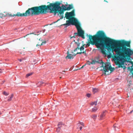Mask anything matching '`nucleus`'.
Segmentation results:
<instances>
[{
	"label": "nucleus",
	"mask_w": 133,
	"mask_h": 133,
	"mask_svg": "<svg viewBox=\"0 0 133 133\" xmlns=\"http://www.w3.org/2000/svg\"><path fill=\"white\" fill-rule=\"evenodd\" d=\"M89 39L90 44L100 48L103 54L108 55L109 58L114 56L118 68H123L122 65L125 61V57L119 45L115 44L114 41L116 40L107 37L102 31H99L93 36L89 35Z\"/></svg>",
	"instance_id": "obj_1"
},
{
	"label": "nucleus",
	"mask_w": 133,
	"mask_h": 133,
	"mask_svg": "<svg viewBox=\"0 0 133 133\" xmlns=\"http://www.w3.org/2000/svg\"><path fill=\"white\" fill-rule=\"evenodd\" d=\"M75 15V10H73L70 12H67L65 14V17L66 19H69L66 21V23L63 24L64 26L66 25L69 26L72 25H75L77 30V32L75 33L74 34L76 36H79L83 38L84 39V32L83 30L80 26V23L74 17Z\"/></svg>",
	"instance_id": "obj_2"
},
{
	"label": "nucleus",
	"mask_w": 133,
	"mask_h": 133,
	"mask_svg": "<svg viewBox=\"0 0 133 133\" xmlns=\"http://www.w3.org/2000/svg\"><path fill=\"white\" fill-rule=\"evenodd\" d=\"M61 3L58 2H56L53 3H50L49 5H41L38 6L39 14H45L48 12L47 10H50V12L51 13H54L55 15L56 14L57 12L61 14L63 13L64 10H58V9H61L60 6Z\"/></svg>",
	"instance_id": "obj_3"
},
{
	"label": "nucleus",
	"mask_w": 133,
	"mask_h": 133,
	"mask_svg": "<svg viewBox=\"0 0 133 133\" xmlns=\"http://www.w3.org/2000/svg\"><path fill=\"white\" fill-rule=\"evenodd\" d=\"M115 44H118L124 57H129L131 55L132 50L129 48L126 47H129L130 46V41H125L124 40L115 41Z\"/></svg>",
	"instance_id": "obj_4"
},
{
	"label": "nucleus",
	"mask_w": 133,
	"mask_h": 133,
	"mask_svg": "<svg viewBox=\"0 0 133 133\" xmlns=\"http://www.w3.org/2000/svg\"><path fill=\"white\" fill-rule=\"evenodd\" d=\"M39 14L38 11V6H35L29 8L28 10H26L25 13H21L20 12H17L15 14H14L13 15L11 14H7V16L9 17H14L15 16H20V17H26L30 15L33 16L34 15H37Z\"/></svg>",
	"instance_id": "obj_5"
},
{
	"label": "nucleus",
	"mask_w": 133,
	"mask_h": 133,
	"mask_svg": "<svg viewBox=\"0 0 133 133\" xmlns=\"http://www.w3.org/2000/svg\"><path fill=\"white\" fill-rule=\"evenodd\" d=\"M98 63H102V65L101 67H103V69L102 70L104 71L105 72L104 74L105 75H109L110 73L113 71L115 69L112 68L111 65H110V64L108 63H105L103 62L101 60V62H99L98 61H97Z\"/></svg>",
	"instance_id": "obj_6"
},
{
	"label": "nucleus",
	"mask_w": 133,
	"mask_h": 133,
	"mask_svg": "<svg viewBox=\"0 0 133 133\" xmlns=\"http://www.w3.org/2000/svg\"><path fill=\"white\" fill-rule=\"evenodd\" d=\"M61 9H59L58 10V11L61 10H64L63 11V13L61 14L59 13V12H57L58 13V15H59L60 17H61L60 19H62L63 18V14H64V11L66 10H69L70 9H72L73 8V6L72 4H69L68 5L67 4H65V5H64V4H63L62 5L61 7Z\"/></svg>",
	"instance_id": "obj_7"
},
{
	"label": "nucleus",
	"mask_w": 133,
	"mask_h": 133,
	"mask_svg": "<svg viewBox=\"0 0 133 133\" xmlns=\"http://www.w3.org/2000/svg\"><path fill=\"white\" fill-rule=\"evenodd\" d=\"M67 54H68V55L66 57V59L68 58V59H71V58H73V56H75L77 54H74L73 53V52H72V54H69V52L68 51L67 52Z\"/></svg>",
	"instance_id": "obj_8"
},
{
	"label": "nucleus",
	"mask_w": 133,
	"mask_h": 133,
	"mask_svg": "<svg viewBox=\"0 0 133 133\" xmlns=\"http://www.w3.org/2000/svg\"><path fill=\"white\" fill-rule=\"evenodd\" d=\"M128 69L130 71V72H131L132 76H133V64L131 66L130 68V67H128Z\"/></svg>",
	"instance_id": "obj_9"
},
{
	"label": "nucleus",
	"mask_w": 133,
	"mask_h": 133,
	"mask_svg": "<svg viewBox=\"0 0 133 133\" xmlns=\"http://www.w3.org/2000/svg\"><path fill=\"white\" fill-rule=\"evenodd\" d=\"M61 123H58L57 126L58 127L56 129V131L57 132H59L60 131L61 128H60V125H61Z\"/></svg>",
	"instance_id": "obj_10"
},
{
	"label": "nucleus",
	"mask_w": 133,
	"mask_h": 133,
	"mask_svg": "<svg viewBox=\"0 0 133 133\" xmlns=\"http://www.w3.org/2000/svg\"><path fill=\"white\" fill-rule=\"evenodd\" d=\"M42 41H43V40H41V42H42V43L41 44H39V43H38V44H37L36 46H41V45H43V44H45L46 43V41H45L44 42H42Z\"/></svg>",
	"instance_id": "obj_11"
},
{
	"label": "nucleus",
	"mask_w": 133,
	"mask_h": 133,
	"mask_svg": "<svg viewBox=\"0 0 133 133\" xmlns=\"http://www.w3.org/2000/svg\"><path fill=\"white\" fill-rule=\"evenodd\" d=\"M86 45V44H84L80 48L79 50H80L81 52H82V51L84 50V46Z\"/></svg>",
	"instance_id": "obj_12"
},
{
	"label": "nucleus",
	"mask_w": 133,
	"mask_h": 133,
	"mask_svg": "<svg viewBox=\"0 0 133 133\" xmlns=\"http://www.w3.org/2000/svg\"><path fill=\"white\" fill-rule=\"evenodd\" d=\"M105 115V112H103L100 116V119H103V118L104 117Z\"/></svg>",
	"instance_id": "obj_13"
},
{
	"label": "nucleus",
	"mask_w": 133,
	"mask_h": 133,
	"mask_svg": "<svg viewBox=\"0 0 133 133\" xmlns=\"http://www.w3.org/2000/svg\"><path fill=\"white\" fill-rule=\"evenodd\" d=\"M98 109V108H97L96 107H95L92 109V111L93 112H95L96 111L97 109Z\"/></svg>",
	"instance_id": "obj_14"
},
{
	"label": "nucleus",
	"mask_w": 133,
	"mask_h": 133,
	"mask_svg": "<svg viewBox=\"0 0 133 133\" xmlns=\"http://www.w3.org/2000/svg\"><path fill=\"white\" fill-rule=\"evenodd\" d=\"M97 101H94V102H92L91 103V105H97Z\"/></svg>",
	"instance_id": "obj_15"
},
{
	"label": "nucleus",
	"mask_w": 133,
	"mask_h": 133,
	"mask_svg": "<svg viewBox=\"0 0 133 133\" xmlns=\"http://www.w3.org/2000/svg\"><path fill=\"white\" fill-rule=\"evenodd\" d=\"M85 54V55H86V50H85V51H83V52H77L76 53V54Z\"/></svg>",
	"instance_id": "obj_16"
},
{
	"label": "nucleus",
	"mask_w": 133,
	"mask_h": 133,
	"mask_svg": "<svg viewBox=\"0 0 133 133\" xmlns=\"http://www.w3.org/2000/svg\"><path fill=\"white\" fill-rule=\"evenodd\" d=\"M14 95L13 94H12L11 95V96H9V98L8 99V101H11L12 99V98H13V97Z\"/></svg>",
	"instance_id": "obj_17"
},
{
	"label": "nucleus",
	"mask_w": 133,
	"mask_h": 133,
	"mask_svg": "<svg viewBox=\"0 0 133 133\" xmlns=\"http://www.w3.org/2000/svg\"><path fill=\"white\" fill-rule=\"evenodd\" d=\"M97 115H94L91 116V117L94 119H96Z\"/></svg>",
	"instance_id": "obj_18"
},
{
	"label": "nucleus",
	"mask_w": 133,
	"mask_h": 133,
	"mask_svg": "<svg viewBox=\"0 0 133 133\" xmlns=\"http://www.w3.org/2000/svg\"><path fill=\"white\" fill-rule=\"evenodd\" d=\"M92 91L94 93L97 92L98 91V89L96 88L93 89Z\"/></svg>",
	"instance_id": "obj_19"
},
{
	"label": "nucleus",
	"mask_w": 133,
	"mask_h": 133,
	"mask_svg": "<svg viewBox=\"0 0 133 133\" xmlns=\"http://www.w3.org/2000/svg\"><path fill=\"white\" fill-rule=\"evenodd\" d=\"M43 83H44L43 82H39L37 84V85L38 86H39L40 85H42Z\"/></svg>",
	"instance_id": "obj_20"
},
{
	"label": "nucleus",
	"mask_w": 133,
	"mask_h": 133,
	"mask_svg": "<svg viewBox=\"0 0 133 133\" xmlns=\"http://www.w3.org/2000/svg\"><path fill=\"white\" fill-rule=\"evenodd\" d=\"M33 74V73L32 72H31L29 73H28L26 74V77L27 78L29 76L32 75Z\"/></svg>",
	"instance_id": "obj_21"
},
{
	"label": "nucleus",
	"mask_w": 133,
	"mask_h": 133,
	"mask_svg": "<svg viewBox=\"0 0 133 133\" xmlns=\"http://www.w3.org/2000/svg\"><path fill=\"white\" fill-rule=\"evenodd\" d=\"M75 44H77V47H78L79 48H80V43H79V42H76L75 43Z\"/></svg>",
	"instance_id": "obj_22"
},
{
	"label": "nucleus",
	"mask_w": 133,
	"mask_h": 133,
	"mask_svg": "<svg viewBox=\"0 0 133 133\" xmlns=\"http://www.w3.org/2000/svg\"><path fill=\"white\" fill-rule=\"evenodd\" d=\"M97 61L96 62L97 63ZM98 61L99 62V61ZM96 62V61H95L93 60H92V62H91V63L92 64H95V63ZM101 62V61H100V62ZM97 63H98L97 62Z\"/></svg>",
	"instance_id": "obj_23"
},
{
	"label": "nucleus",
	"mask_w": 133,
	"mask_h": 133,
	"mask_svg": "<svg viewBox=\"0 0 133 133\" xmlns=\"http://www.w3.org/2000/svg\"><path fill=\"white\" fill-rule=\"evenodd\" d=\"M79 50V48L78 47H77V48H76L74 50V52H75L76 51H77V50Z\"/></svg>",
	"instance_id": "obj_24"
},
{
	"label": "nucleus",
	"mask_w": 133,
	"mask_h": 133,
	"mask_svg": "<svg viewBox=\"0 0 133 133\" xmlns=\"http://www.w3.org/2000/svg\"><path fill=\"white\" fill-rule=\"evenodd\" d=\"M3 93L4 95L6 96H7L9 94L8 93H7L5 91H4Z\"/></svg>",
	"instance_id": "obj_25"
},
{
	"label": "nucleus",
	"mask_w": 133,
	"mask_h": 133,
	"mask_svg": "<svg viewBox=\"0 0 133 133\" xmlns=\"http://www.w3.org/2000/svg\"><path fill=\"white\" fill-rule=\"evenodd\" d=\"M58 123H61V125H60V128L62 127V125H64V124L62 122H59Z\"/></svg>",
	"instance_id": "obj_26"
},
{
	"label": "nucleus",
	"mask_w": 133,
	"mask_h": 133,
	"mask_svg": "<svg viewBox=\"0 0 133 133\" xmlns=\"http://www.w3.org/2000/svg\"><path fill=\"white\" fill-rule=\"evenodd\" d=\"M85 65H86V64H85V65H83L82 67H81L80 68H79V69H77V70H77L78 69H79H79H82V68H83L85 66Z\"/></svg>",
	"instance_id": "obj_27"
},
{
	"label": "nucleus",
	"mask_w": 133,
	"mask_h": 133,
	"mask_svg": "<svg viewBox=\"0 0 133 133\" xmlns=\"http://www.w3.org/2000/svg\"><path fill=\"white\" fill-rule=\"evenodd\" d=\"M90 95H91L90 94H87V97H90Z\"/></svg>",
	"instance_id": "obj_28"
},
{
	"label": "nucleus",
	"mask_w": 133,
	"mask_h": 133,
	"mask_svg": "<svg viewBox=\"0 0 133 133\" xmlns=\"http://www.w3.org/2000/svg\"><path fill=\"white\" fill-rule=\"evenodd\" d=\"M79 123L81 124V125H82L83 126H84V123L83 122H80Z\"/></svg>",
	"instance_id": "obj_29"
},
{
	"label": "nucleus",
	"mask_w": 133,
	"mask_h": 133,
	"mask_svg": "<svg viewBox=\"0 0 133 133\" xmlns=\"http://www.w3.org/2000/svg\"><path fill=\"white\" fill-rule=\"evenodd\" d=\"M33 34V33H30V34H28L26 35H25V36H24V38H25L26 36H28V35H30V34Z\"/></svg>",
	"instance_id": "obj_30"
},
{
	"label": "nucleus",
	"mask_w": 133,
	"mask_h": 133,
	"mask_svg": "<svg viewBox=\"0 0 133 133\" xmlns=\"http://www.w3.org/2000/svg\"><path fill=\"white\" fill-rule=\"evenodd\" d=\"M90 43H88V44H87V45H86V47H85V48H86L87 47V45L88 46H90Z\"/></svg>",
	"instance_id": "obj_31"
},
{
	"label": "nucleus",
	"mask_w": 133,
	"mask_h": 133,
	"mask_svg": "<svg viewBox=\"0 0 133 133\" xmlns=\"http://www.w3.org/2000/svg\"><path fill=\"white\" fill-rule=\"evenodd\" d=\"M88 64L89 65H90L91 64V62H90L89 61H88Z\"/></svg>",
	"instance_id": "obj_32"
},
{
	"label": "nucleus",
	"mask_w": 133,
	"mask_h": 133,
	"mask_svg": "<svg viewBox=\"0 0 133 133\" xmlns=\"http://www.w3.org/2000/svg\"><path fill=\"white\" fill-rule=\"evenodd\" d=\"M3 17V15L0 14V17Z\"/></svg>",
	"instance_id": "obj_33"
},
{
	"label": "nucleus",
	"mask_w": 133,
	"mask_h": 133,
	"mask_svg": "<svg viewBox=\"0 0 133 133\" xmlns=\"http://www.w3.org/2000/svg\"><path fill=\"white\" fill-rule=\"evenodd\" d=\"M73 37H74V38H75V36H74L71 37H70V38L71 39V38H72Z\"/></svg>",
	"instance_id": "obj_34"
},
{
	"label": "nucleus",
	"mask_w": 133,
	"mask_h": 133,
	"mask_svg": "<svg viewBox=\"0 0 133 133\" xmlns=\"http://www.w3.org/2000/svg\"><path fill=\"white\" fill-rule=\"evenodd\" d=\"M114 128H116V126L115 125H114Z\"/></svg>",
	"instance_id": "obj_35"
},
{
	"label": "nucleus",
	"mask_w": 133,
	"mask_h": 133,
	"mask_svg": "<svg viewBox=\"0 0 133 133\" xmlns=\"http://www.w3.org/2000/svg\"><path fill=\"white\" fill-rule=\"evenodd\" d=\"M80 130H81L82 129V127H80Z\"/></svg>",
	"instance_id": "obj_36"
},
{
	"label": "nucleus",
	"mask_w": 133,
	"mask_h": 133,
	"mask_svg": "<svg viewBox=\"0 0 133 133\" xmlns=\"http://www.w3.org/2000/svg\"><path fill=\"white\" fill-rule=\"evenodd\" d=\"M133 110H132V111H131L130 112V113H132V112H133Z\"/></svg>",
	"instance_id": "obj_37"
},
{
	"label": "nucleus",
	"mask_w": 133,
	"mask_h": 133,
	"mask_svg": "<svg viewBox=\"0 0 133 133\" xmlns=\"http://www.w3.org/2000/svg\"><path fill=\"white\" fill-rule=\"evenodd\" d=\"M19 61H20V62H21L22 61V60L21 59H19Z\"/></svg>",
	"instance_id": "obj_38"
},
{
	"label": "nucleus",
	"mask_w": 133,
	"mask_h": 133,
	"mask_svg": "<svg viewBox=\"0 0 133 133\" xmlns=\"http://www.w3.org/2000/svg\"><path fill=\"white\" fill-rule=\"evenodd\" d=\"M104 2H107L108 3V1H106V0H104Z\"/></svg>",
	"instance_id": "obj_39"
},
{
	"label": "nucleus",
	"mask_w": 133,
	"mask_h": 133,
	"mask_svg": "<svg viewBox=\"0 0 133 133\" xmlns=\"http://www.w3.org/2000/svg\"><path fill=\"white\" fill-rule=\"evenodd\" d=\"M133 54V51H132L131 54Z\"/></svg>",
	"instance_id": "obj_40"
},
{
	"label": "nucleus",
	"mask_w": 133,
	"mask_h": 133,
	"mask_svg": "<svg viewBox=\"0 0 133 133\" xmlns=\"http://www.w3.org/2000/svg\"><path fill=\"white\" fill-rule=\"evenodd\" d=\"M66 71H63L64 72H65Z\"/></svg>",
	"instance_id": "obj_41"
},
{
	"label": "nucleus",
	"mask_w": 133,
	"mask_h": 133,
	"mask_svg": "<svg viewBox=\"0 0 133 133\" xmlns=\"http://www.w3.org/2000/svg\"><path fill=\"white\" fill-rule=\"evenodd\" d=\"M67 69V70H69V68L68 69Z\"/></svg>",
	"instance_id": "obj_42"
},
{
	"label": "nucleus",
	"mask_w": 133,
	"mask_h": 133,
	"mask_svg": "<svg viewBox=\"0 0 133 133\" xmlns=\"http://www.w3.org/2000/svg\"><path fill=\"white\" fill-rule=\"evenodd\" d=\"M2 72V71H0V73H1Z\"/></svg>",
	"instance_id": "obj_43"
},
{
	"label": "nucleus",
	"mask_w": 133,
	"mask_h": 133,
	"mask_svg": "<svg viewBox=\"0 0 133 133\" xmlns=\"http://www.w3.org/2000/svg\"><path fill=\"white\" fill-rule=\"evenodd\" d=\"M40 38H39V41H40Z\"/></svg>",
	"instance_id": "obj_44"
},
{
	"label": "nucleus",
	"mask_w": 133,
	"mask_h": 133,
	"mask_svg": "<svg viewBox=\"0 0 133 133\" xmlns=\"http://www.w3.org/2000/svg\"><path fill=\"white\" fill-rule=\"evenodd\" d=\"M62 78L61 77H60V78Z\"/></svg>",
	"instance_id": "obj_45"
},
{
	"label": "nucleus",
	"mask_w": 133,
	"mask_h": 133,
	"mask_svg": "<svg viewBox=\"0 0 133 133\" xmlns=\"http://www.w3.org/2000/svg\"><path fill=\"white\" fill-rule=\"evenodd\" d=\"M1 114V113L0 112V115Z\"/></svg>",
	"instance_id": "obj_46"
},
{
	"label": "nucleus",
	"mask_w": 133,
	"mask_h": 133,
	"mask_svg": "<svg viewBox=\"0 0 133 133\" xmlns=\"http://www.w3.org/2000/svg\"><path fill=\"white\" fill-rule=\"evenodd\" d=\"M129 97V96H128V97Z\"/></svg>",
	"instance_id": "obj_47"
},
{
	"label": "nucleus",
	"mask_w": 133,
	"mask_h": 133,
	"mask_svg": "<svg viewBox=\"0 0 133 133\" xmlns=\"http://www.w3.org/2000/svg\"><path fill=\"white\" fill-rule=\"evenodd\" d=\"M5 81H3V82H4Z\"/></svg>",
	"instance_id": "obj_48"
},
{
	"label": "nucleus",
	"mask_w": 133,
	"mask_h": 133,
	"mask_svg": "<svg viewBox=\"0 0 133 133\" xmlns=\"http://www.w3.org/2000/svg\"><path fill=\"white\" fill-rule=\"evenodd\" d=\"M70 37H71V36Z\"/></svg>",
	"instance_id": "obj_49"
},
{
	"label": "nucleus",
	"mask_w": 133,
	"mask_h": 133,
	"mask_svg": "<svg viewBox=\"0 0 133 133\" xmlns=\"http://www.w3.org/2000/svg\"><path fill=\"white\" fill-rule=\"evenodd\" d=\"M0 70H1V69H0Z\"/></svg>",
	"instance_id": "obj_50"
}]
</instances>
